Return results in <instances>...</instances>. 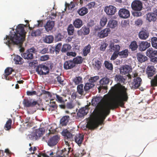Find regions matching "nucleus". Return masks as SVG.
<instances>
[{
  "label": "nucleus",
  "instance_id": "nucleus-37",
  "mask_svg": "<svg viewBox=\"0 0 157 157\" xmlns=\"http://www.w3.org/2000/svg\"><path fill=\"white\" fill-rule=\"evenodd\" d=\"M67 31L68 35L70 36L73 35L75 31V29L74 26L72 24H70L68 25L67 28Z\"/></svg>",
  "mask_w": 157,
  "mask_h": 157
},
{
  "label": "nucleus",
  "instance_id": "nucleus-29",
  "mask_svg": "<svg viewBox=\"0 0 157 157\" xmlns=\"http://www.w3.org/2000/svg\"><path fill=\"white\" fill-rule=\"evenodd\" d=\"M43 41L45 43L50 44L53 42L54 37L53 36H46L43 38Z\"/></svg>",
  "mask_w": 157,
  "mask_h": 157
},
{
  "label": "nucleus",
  "instance_id": "nucleus-34",
  "mask_svg": "<svg viewBox=\"0 0 157 157\" xmlns=\"http://www.w3.org/2000/svg\"><path fill=\"white\" fill-rule=\"evenodd\" d=\"M78 14L81 16H83L88 13V9L85 7H82L78 11Z\"/></svg>",
  "mask_w": 157,
  "mask_h": 157
},
{
  "label": "nucleus",
  "instance_id": "nucleus-13",
  "mask_svg": "<svg viewBox=\"0 0 157 157\" xmlns=\"http://www.w3.org/2000/svg\"><path fill=\"white\" fill-rule=\"evenodd\" d=\"M104 11L108 15H113L115 14L117 11L116 8L115 6L109 5L105 7Z\"/></svg>",
  "mask_w": 157,
  "mask_h": 157
},
{
  "label": "nucleus",
  "instance_id": "nucleus-7",
  "mask_svg": "<svg viewBox=\"0 0 157 157\" xmlns=\"http://www.w3.org/2000/svg\"><path fill=\"white\" fill-rule=\"evenodd\" d=\"M60 137L58 135H55L49 137L47 143L48 145L51 147L56 145L59 141Z\"/></svg>",
  "mask_w": 157,
  "mask_h": 157
},
{
  "label": "nucleus",
  "instance_id": "nucleus-10",
  "mask_svg": "<svg viewBox=\"0 0 157 157\" xmlns=\"http://www.w3.org/2000/svg\"><path fill=\"white\" fill-rule=\"evenodd\" d=\"M111 80L108 78L104 77L102 78L100 81V86L98 88L99 92L101 89L106 90L107 88V85L109 84Z\"/></svg>",
  "mask_w": 157,
  "mask_h": 157
},
{
  "label": "nucleus",
  "instance_id": "nucleus-4",
  "mask_svg": "<svg viewBox=\"0 0 157 157\" xmlns=\"http://www.w3.org/2000/svg\"><path fill=\"white\" fill-rule=\"evenodd\" d=\"M24 106L26 107H33L36 105H39L38 101L32 98H25L23 101Z\"/></svg>",
  "mask_w": 157,
  "mask_h": 157
},
{
  "label": "nucleus",
  "instance_id": "nucleus-47",
  "mask_svg": "<svg viewBox=\"0 0 157 157\" xmlns=\"http://www.w3.org/2000/svg\"><path fill=\"white\" fill-rule=\"evenodd\" d=\"M83 86V85L82 84L79 85L77 86V91L79 94L83 95L84 94Z\"/></svg>",
  "mask_w": 157,
  "mask_h": 157
},
{
  "label": "nucleus",
  "instance_id": "nucleus-50",
  "mask_svg": "<svg viewBox=\"0 0 157 157\" xmlns=\"http://www.w3.org/2000/svg\"><path fill=\"white\" fill-rule=\"evenodd\" d=\"M73 81L75 85H78L82 82V79L80 76L76 77L73 79Z\"/></svg>",
  "mask_w": 157,
  "mask_h": 157
},
{
  "label": "nucleus",
  "instance_id": "nucleus-11",
  "mask_svg": "<svg viewBox=\"0 0 157 157\" xmlns=\"http://www.w3.org/2000/svg\"><path fill=\"white\" fill-rule=\"evenodd\" d=\"M131 7L135 11H140L142 8V3L139 0H135L131 4Z\"/></svg>",
  "mask_w": 157,
  "mask_h": 157
},
{
  "label": "nucleus",
  "instance_id": "nucleus-33",
  "mask_svg": "<svg viewBox=\"0 0 157 157\" xmlns=\"http://www.w3.org/2000/svg\"><path fill=\"white\" fill-rule=\"evenodd\" d=\"M148 33L145 31H141L139 34V37L141 39L145 40L148 37Z\"/></svg>",
  "mask_w": 157,
  "mask_h": 157
},
{
  "label": "nucleus",
  "instance_id": "nucleus-57",
  "mask_svg": "<svg viewBox=\"0 0 157 157\" xmlns=\"http://www.w3.org/2000/svg\"><path fill=\"white\" fill-rule=\"evenodd\" d=\"M99 79V77L98 76H95L93 77H91L90 79H89V81L90 83H92L96 82Z\"/></svg>",
  "mask_w": 157,
  "mask_h": 157
},
{
  "label": "nucleus",
  "instance_id": "nucleus-21",
  "mask_svg": "<svg viewBox=\"0 0 157 157\" xmlns=\"http://www.w3.org/2000/svg\"><path fill=\"white\" fill-rule=\"evenodd\" d=\"M151 44L150 43L147 41H142L139 45V47L141 51H144L149 48Z\"/></svg>",
  "mask_w": 157,
  "mask_h": 157
},
{
  "label": "nucleus",
  "instance_id": "nucleus-54",
  "mask_svg": "<svg viewBox=\"0 0 157 157\" xmlns=\"http://www.w3.org/2000/svg\"><path fill=\"white\" fill-rule=\"evenodd\" d=\"M107 19L105 17H103L100 20V24L102 27H104L106 24Z\"/></svg>",
  "mask_w": 157,
  "mask_h": 157
},
{
  "label": "nucleus",
  "instance_id": "nucleus-8",
  "mask_svg": "<svg viewBox=\"0 0 157 157\" xmlns=\"http://www.w3.org/2000/svg\"><path fill=\"white\" fill-rule=\"evenodd\" d=\"M132 70L131 66L128 65H123L120 68L121 73L122 75H125L128 74V77L130 78H131V76L129 73Z\"/></svg>",
  "mask_w": 157,
  "mask_h": 157
},
{
  "label": "nucleus",
  "instance_id": "nucleus-40",
  "mask_svg": "<svg viewBox=\"0 0 157 157\" xmlns=\"http://www.w3.org/2000/svg\"><path fill=\"white\" fill-rule=\"evenodd\" d=\"M27 137L32 140H36L38 138L35 130L32 132L30 134L28 135Z\"/></svg>",
  "mask_w": 157,
  "mask_h": 157
},
{
  "label": "nucleus",
  "instance_id": "nucleus-16",
  "mask_svg": "<svg viewBox=\"0 0 157 157\" xmlns=\"http://www.w3.org/2000/svg\"><path fill=\"white\" fill-rule=\"evenodd\" d=\"M88 107L87 105L85 107L80 109L77 113V116L79 117H82L87 114L89 111Z\"/></svg>",
  "mask_w": 157,
  "mask_h": 157
},
{
  "label": "nucleus",
  "instance_id": "nucleus-46",
  "mask_svg": "<svg viewBox=\"0 0 157 157\" xmlns=\"http://www.w3.org/2000/svg\"><path fill=\"white\" fill-rule=\"evenodd\" d=\"M91 46L90 44H88L87 46H85L83 49V53L84 56L87 55L90 51Z\"/></svg>",
  "mask_w": 157,
  "mask_h": 157
},
{
  "label": "nucleus",
  "instance_id": "nucleus-5",
  "mask_svg": "<svg viewBox=\"0 0 157 157\" xmlns=\"http://www.w3.org/2000/svg\"><path fill=\"white\" fill-rule=\"evenodd\" d=\"M36 71L38 74L46 75L49 73V69L47 66L43 64L39 65L36 69Z\"/></svg>",
  "mask_w": 157,
  "mask_h": 157
},
{
  "label": "nucleus",
  "instance_id": "nucleus-26",
  "mask_svg": "<svg viewBox=\"0 0 157 157\" xmlns=\"http://www.w3.org/2000/svg\"><path fill=\"white\" fill-rule=\"evenodd\" d=\"M109 47L111 51L114 52H119L121 46L119 44H114L113 43L109 44Z\"/></svg>",
  "mask_w": 157,
  "mask_h": 157
},
{
  "label": "nucleus",
  "instance_id": "nucleus-1",
  "mask_svg": "<svg viewBox=\"0 0 157 157\" xmlns=\"http://www.w3.org/2000/svg\"><path fill=\"white\" fill-rule=\"evenodd\" d=\"M111 90L115 100L111 102L105 101L100 97H97L92 99V104L97 105L94 110V115L98 123L91 122L87 124V127L90 129H94L97 127L98 123H101L109 115L110 110H113L121 106L123 107L125 102L128 99L127 89L120 83L115 85L111 88Z\"/></svg>",
  "mask_w": 157,
  "mask_h": 157
},
{
  "label": "nucleus",
  "instance_id": "nucleus-23",
  "mask_svg": "<svg viewBox=\"0 0 157 157\" xmlns=\"http://www.w3.org/2000/svg\"><path fill=\"white\" fill-rule=\"evenodd\" d=\"M62 135L64 137L65 139L71 140L73 137V135L71 133L69 132L67 129H65L62 132Z\"/></svg>",
  "mask_w": 157,
  "mask_h": 157
},
{
  "label": "nucleus",
  "instance_id": "nucleus-14",
  "mask_svg": "<svg viewBox=\"0 0 157 157\" xmlns=\"http://www.w3.org/2000/svg\"><path fill=\"white\" fill-rule=\"evenodd\" d=\"M141 82L142 79L140 77L135 78L131 84V86L132 88L136 89L140 86Z\"/></svg>",
  "mask_w": 157,
  "mask_h": 157
},
{
  "label": "nucleus",
  "instance_id": "nucleus-17",
  "mask_svg": "<svg viewBox=\"0 0 157 157\" xmlns=\"http://www.w3.org/2000/svg\"><path fill=\"white\" fill-rule=\"evenodd\" d=\"M110 31L109 28L104 29L98 33V36L100 38H105L108 36L110 32Z\"/></svg>",
  "mask_w": 157,
  "mask_h": 157
},
{
  "label": "nucleus",
  "instance_id": "nucleus-60",
  "mask_svg": "<svg viewBox=\"0 0 157 157\" xmlns=\"http://www.w3.org/2000/svg\"><path fill=\"white\" fill-rule=\"evenodd\" d=\"M119 52H114L111 57V60H115L118 57L119 55Z\"/></svg>",
  "mask_w": 157,
  "mask_h": 157
},
{
  "label": "nucleus",
  "instance_id": "nucleus-58",
  "mask_svg": "<svg viewBox=\"0 0 157 157\" xmlns=\"http://www.w3.org/2000/svg\"><path fill=\"white\" fill-rule=\"evenodd\" d=\"M62 46V44L59 43L58 44L55 48V52L56 54L58 53L60 50V49Z\"/></svg>",
  "mask_w": 157,
  "mask_h": 157
},
{
  "label": "nucleus",
  "instance_id": "nucleus-27",
  "mask_svg": "<svg viewBox=\"0 0 157 157\" xmlns=\"http://www.w3.org/2000/svg\"><path fill=\"white\" fill-rule=\"evenodd\" d=\"M137 57L138 61L141 63L144 62L148 59V58L147 57L139 53H137Z\"/></svg>",
  "mask_w": 157,
  "mask_h": 157
},
{
  "label": "nucleus",
  "instance_id": "nucleus-2",
  "mask_svg": "<svg viewBox=\"0 0 157 157\" xmlns=\"http://www.w3.org/2000/svg\"><path fill=\"white\" fill-rule=\"evenodd\" d=\"M25 26L23 24L18 25L16 27V32H10L9 36L6 35L4 39V43L9 47L12 44H19L20 47H21L25 37Z\"/></svg>",
  "mask_w": 157,
  "mask_h": 157
},
{
  "label": "nucleus",
  "instance_id": "nucleus-24",
  "mask_svg": "<svg viewBox=\"0 0 157 157\" xmlns=\"http://www.w3.org/2000/svg\"><path fill=\"white\" fill-rule=\"evenodd\" d=\"M73 25L75 28L79 29L82 26L83 22L82 20L77 18L74 21Z\"/></svg>",
  "mask_w": 157,
  "mask_h": 157
},
{
  "label": "nucleus",
  "instance_id": "nucleus-43",
  "mask_svg": "<svg viewBox=\"0 0 157 157\" xmlns=\"http://www.w3.org/2000/svg\"><path fill=\"white\" fill-rule=\"evenodd\" d=\"M76 5H77L76 2H71L70 4L66 3L65 6L66 8L69 10H71L72 8H74Z\"/></svg>",
  "mask_w": 157,
  "mask_h": 157
},
{
  "label": "nucleus",
  "instance_id": "nucleus-59",
  "mask_svg": "<svg viewBox=\"0 0 157 157\" xmlns=\"http://www.w3.org/2000/svg\"><path fill=\"white\" fill-rule=\"evenodd\" d=\"M66 107L67 109H72L75 107V105L72 102H68L67 103Z\"/></svg>",
  "mask_w": 157,
  "mask_h": 157
},
{
  "label": "nucleus",
  "instance_id": "nucleus-62",
  "mask_svg": "<svg viewBox=\"0 0 157 157\" xmlns=\"http://www.w3.org/2000/svg\"><path fill=\"white\" fill-rule=\"evenodd\" d=\"M40 53L44 54L48 53V47H44L39 52Z\"/></svg>",
  "mask_w": 157,
  "mask_h": 157
},
{
  "label": "nucleus",
  "instance_id": "nucleus-20",
  "mask_svg": "<svg viewBox=\"0 0 157 157\" xmlns=\"http://www.w3.org/2000/svg\"><path fill=\"white\" fill-rule=\"evenodd\" d=\"M63 66L64 68L66 70L71 69L75 66V63L71 60L65 61Z\"/></svg>",
  "mask_w": 157,
  "mask_h": 157
},
{
  "label": "nucleus",
  "instance_id": "nucleus-39",
  "mask_svg": "<svg viewBox=\"0 0 157 157\" xmlns=\"http://www.w3.org/2000/svg\"><path fill=\"white\" fill-rule=\"evenodd\" d=\"M71 46L68 44H66L63 45L61 51L62 52H67L71 50Z\"/></svg>",
  "mask_w": 157,
  "mask_h": 157
},
{
  "label": "nucleus",
  "instance_id": "nucleus-35",
  "mask_svg": "<svg viewBox=\"0 0 157 157\" xmlns=\"http://www.w3.org/2000/svg\"><path fill=\"white\" fill-rule=\"evenodd\" d=\"M119 56L121 58L127 57L128 55V49H126L121 52H119Z\"/></svg>",
  "mask_w": 157,
  "mask_h": 157
},
{
  "label": "nucleus",
  "instance_id": "nucleus-64",
  "mask_svg": "<svg viewBox=\"0 0 157 157\" xmlns=\"http://www.w3.org/2000/svg\"><path fill=\"white\" fill-rule=\"evenodd\" d=\"M49 58V56L48 55H44L41 56L40 58V59L41 61H44L47 60Z\"/></svg>",
  "mask_w": 157,
  "mask_h": 157
},
{
  "label": "nucleus",
  "instance_id": "nucleus-30",
  "mask_svg": "<svg viewBox=\"0 0 157 157\" xmlns=\"http://www.w3.org/2000/svg\"><path fill=\"white\" fill-rule=\"evenodd\" d=\"M70 119L69 116H63L60 120V124L63 126H66Z\"/></svg>",
  "mask_w": 157,
  "mask_h": 157
},
{
  "label": "nucleus",
  "instance_id": "nucleus-61",
  "mask_svg": "<svg viewBox=\"0 0 157 157\" xmlns=\"http://www.w3.org/2000/svg\"><path fill=\"white\" fill-rule=\"evenodd\" d=\"M56 81L60 84L64 85L65 84L63 83L64 80L59 76H58L56 78Z\"/></svg>",
  "mask_w": 157,
  "mask_h": 157
},
{
  "label": "nucleus",
  "instance_id": "nucleus-55",
  "mask_svg": "<svg viewBox=\"0 0 157 157\" xmlns=\"http://www.w3.org/2000/svg\"><path fill=\"white\" fill-rule=\"evenodd\" d=\"M42 92L43 94L45 95L46 97L51 98V100H52V95L50 92L44 90L42 91Z\"/></svg>",
  "mask_w": 157,
  "mask_h": 157
},
{
  "label": "nucleus",
  "instance_id": "nucleus-42",
  "mask_svg": "<svg viewBox=\"0 0 157 157\" xmlns=\"http://www.w3.org/2000/svg\"><path fill=\"white\" fill-rule=\"evenodd\" d=\"M83 59L82 57L78 56L74 58L73 61L75 63V65L76 64H80L83 61Z\"/></svg>",
  "mask_w": 157,
  "mask_h": 157
},
{
  "label": "nucleus",
  "instance_id": "nucleus-38",
  "mask_svg": "<svg viewBox=\"0 0 157 157\" xmlns=\"http://www.w3.org/2000/svg\"><path fill=\"white\" fill-rule=\"evenodd\" d=\"M115 80L120 83H123L125 81L124 77L121 75H116L115 76Z\"/></svg>",
  "mask_w": 157,
  "mask_h": 157
},
{
  "label": "nucleus",
  "instance_id": "nucleus-51",
  "mask_svg": "<svg viewBox=\"0 0 157 157\" xmlns=\"http://www.w3.org/2000/svg\"><path fill=\"white\" fill-rule=\"evenodd\" d=\"M94 86V85L93 83H87L85 84L84 86V90L85 91H87L89 90L93 87Z\"/></svg>",
  "mask_w": 157,
  "mask_h": 157
},
{
  "label": "nucleus",
  "instance_id": "nucleus-6",
  "mask_svg": "<svg viewBox=\"0 0 157 157\" xmlns=\"http://www.w3.org/2000/svg\"><path fill=\"white\" fill-rule=\"evenodd\" d=\"M71 149V147H68V150L64 148L62 150L59 151L56 153V156L55 157H68V154ZM42 156L43 157H49L45 153L42 154Z\"/></svg>",
  "mask_w": 157,
  "mask_h": 157
},
{
  "label": "nucleus",
  "instance_id": "nucleus-41",
  "mask_svg": "<svg viewBox=\"0 0 157 157\" xmlns=\"http://www.w3.org/2000/svg\"><path fill=\"white\" fill-rule=\"evenodd\" d=\"M117 21L114 20H110L109 21L107 26L111 28H114L117 26Z\"/></svg>",
  "mask_w": 157,
  "mask_h": 157
},
{
  "label": "nucleus",
  "instance_id": "nucleus-15",
  "mask_svg": "<svg viewBox=\"0 0 157 157\" xmlns=\"http://www.w3.org/2000/svg\"><path fill=\"white\" fill-rule=\"evenodd\" d=\"M118 14L119 16L124 18H127L129 17L130 12L125 9H121L119 10Z\"/></svg>",
  "mask_w": 157,
  "mask_h": 157
},
{
  "label": "nucleus",
  "instance_id": "nucleus-52",
  "mask_svg": "<svg viewBox=\"0 0 157 157\" xmlns=\"http://www.w3.org/2000/svg\"><path fill=\"white\" fill-rule=\"evenodd\" d=\"M104 64L105 67L108 70H112L113 69V67L112 63L106 61L105 62Z\"/></svg>",
  "mask_w": 157,
  "mask_h": 157
},
{
  "label": "nucleus",
  "instance_id": "nucleus-53",
  "mask_svg": "<svg viewBox=\"0 0 157 157\" xmlns=\"http://www.w3.org/2000/svg\"><path fill=\"white\" fill-rule=\"evenodd\" d=\"M53 95L56 96V100L58 102L62 103H64V100L62 97L57 95L56 94H53Z\"/></svg>",
  "mask_w": 157,
  "mask_h": 157
},
{
  "label": "nucleus",
  "instance_id": "nucleus-19",
  "mask_svg": "<svg viewBox=\"0 0 157 157\" xmlns=\"http://www.w3.org/2000/svg\"><path fill=\"white\" fill-rule=\"evenodd\" d=\"M84 138V135L81 133L76 134L75 137V142L80 146L82 144Z\"/></svg>",
  "mask_w": 157,
  "mask_h": 157
},
{
  "label": "nucleus",
  "instance_id": "nucleus-3",
  "mask_svg": "<svg viewBox=\"0 0 157 157\" xmlns=\"http://www.w3.org/2000/svg\"><path fill=\"white\" fill-rule=\"evenodd\" d=\"M146 55L150 59L151 61L155 63H157V51L153 50L152 48L147 49Z\"/></svg>",
  "mask_w": 157,
  "mask_h": 157
},
{
  "label": "nucleus",
  "instance_id": "nucleus-9",
  "mask_svg": "<svg viewBox=\"0 0 157 157\" xmlns=\"http://www.w3.org/2000/svg\"><path fill=\"white\" fill-rule=\"evenodd\" d=\"M35 52V49L32 47L28 49L26 52L24 53L22 57L25 59H31L33 58V53Z\"/></svg>",
  "mask_w": 157,
  "mask_h": 157
},
{
  "label": "nucleus",
  "instance_id": "nucleus-49",
  "mask_svg": "<svg viewBox=\"0 0 157 157\" xmlns=\"http://www.w3.org/2000/svg\"><path fill=\"white\" fill-rule=\"evenodd\" d=\"M151 44L153 47L157 49V37H153L151 38Z\"/></svg>",
  "mask_w": 157,
  "mask_h": 157
},
{
  "label": "nucleus",
  "instance_id": "nucleus-56",
  "mask_svg": "<svg viewBox=\"0 0 157 157\" xmlns=\"http://www.w3.org/2000/svg\"><path fill=\"white\" fill-rule=\"evenodd\" d=\"M55 40L57 41H61L64 38V36L59 33L55 37Z\"/></svg>",
  "mask_w": 157,
  "mask_h": 157
},
{
  "label": "nucleus",
  "instance_id": "nucleus-63",
  "mask_svg": "<svg viewBox=\"0 0 157 157\" xmlns=\"http://www.w3.org/2000/svg\"><path fill=\"white\" fill-rule=\"evenodd\" d=\"M101 63L100 61L97 60V61L95 62V66L98 70L100 69L101 67Z\"/></svg>",
  "mask_w": 157,
  "mask_h": 157
},
{
  "label": "nucleus",
  "instance_id": "nucleus-12",
  "mask_svg": "<svg viewBox=\"0 0 157 157\" xmlns=\"http://www.w3.org/2000/svg\"><path fill=\"white\" fill-rule=\"evenodd\" d=\"M146 72L148 78L151 79L156 73V69L153 66L148 65L146 69Z\"/></svg>",
  "mask_w": 157,
  "mask_h": 157
},
{
  "label": "nucleus",
  "instance_id": "nucleus-31",
  "mask_svg": "<svg viewBox=\"0 0 157 157\" xmlns=\"http://www.w3.org/2000/svg\"><path fill=\"white\" fill-rule=\"evenodd\" d=\"M13 60L15 63L17 64H21L24 62L23 59L17 55L15 56Z\"/></svg>",
  "mask_w": 157,
  "mask_h": 157
},
{
  "label": "nucleus",
  "instance_id": "nucleus-22",
  "mask_svg": "<svg viewBox=\"0 0 157 157\" xmlns=\"http://www.w3.org/2000/svg\"><path fill=\"white\" fill-rule=\"evenodd\" d=\"M54 25V21H48L44 25L46 30L48 32L51 31L53 29Z\"/></svg>",
  "mask_w": 157,
  "mask_h": 157
},
{
  "label": "nucleus",
  "instance_id": "nucleus-44",
  "mask_svg": "<svg viewBox=\"0 0 157 157\" xmlns=\"http://www.w3.org/2000/svg\"><path fill=\"white\" fill-rule=\"evenodd\" d=\"M138 46L136 42L134 41L132 42L129 45V48L131 49L132 51H134L136 50L138 48Z\"/></svg>",
  "mask_w": 157,
  "mask_h": 157
},
{
  "label": "nucleus",
  "instance_id": "nucleus-45",
  "mask_svg": "<svg viewBox=\"0 0 157 157\" xmlns=\"http://www.w3.org/2000/svg\"><path fill=\"white\" fill-rule=\"evenodd\" d=\"M12 123V120L9 119L6 122L4 127V129L6 130H9L11 128V124Z\"/></svg>",
  "mask_w": 157,
  "mask_h": 157
},
{
  "label": "nucleus",
  "instance_id": "nucleus-28",
  "mask_svg": "<svg viewBox=\"0 0 157 157\" xmlns=\"http://www.w3.org/2000/svg\"><path fill=\"white\" fill-rule=\"evenodd\" d=\"M146 19L149 22L155 21L156 19L155 15L154 13H148L147 15Z\"/></svg>",
  "mask_w": 157,
  "mask_h": 157
},
{
  "label": "nucleus",
  "instance_id": "nucleus-18",
  "mask_svg": "<svg viewBox=\"0 0 157 157\" xmlns=\"http://www.w3.org/2000/svg\"><path fill=\"white\" fill-rule=\"evenodd\" d=\"M90 32V29L85 26H83L80 30L77 31V34L78 36L87 35L89 34Z\"/></svg>",
  "mask_w": 157,
  "mask_h": 157
},
{
  "label": "nucleus",
  "instance_id": "nucleus-36",
  "mask_svg": "<svg viewBox=\"0 0 157 157\" xmlns=\"http://www.w3.org/2000/svg\"><path fill=\"white\" fill-rule=\"evenodd\" d=\"M35 131L38 137H40L44 134L45 129L43 128H40L38 129H36Z\"/></svg>",
  "mask_w": 157,
  "mask_h": 157
},
{
  "label": "nucleus",
  "instance_id": "nucleus-48",
  "mask_svg": "<svg viewBox=\"0 0 157 157\" xmlns=\"http://www.w3.org/2000/svg\"><path fill=\"white\" fill-rule=\"evenodd\" d=\"M151 86L152 87L157 86V74L154 76L151 81Z\"/></svg>",
  "mask_w": 157,
  "mask_h": 157
},
{
  "label": "nucleus",
  "instance_id": "nucleus-32",
  "mask_svg": "<svg viewBox=\"0 0 157 157\" xmlns=\"http://www.w3.org/2000/svg\"><path fill=\"white\" fill-rule=\"evenodd\" d=\"M42 30L43 29H38L36 30H33L31 33V35L33 37L40 36L42 33Z\"/></svg>",
  "mask_w": 157,
  "mask_h": 157
},
{
  "label": "nucleus",
  "instance_id": "nucleus-25",
  "mask_svg": "<svg viewBox=\"0 0 157 157\" xmlns=\"http://www.w3.org/2000/svg\"><path fill=\"white\" fill-rule=\"evenodd\" d=\"M13 71V70L11 67H7L5 69L4 75L6 79L11 80L12 78L8 77V76L12 73Z\"/></svg>",
  "mask_w": 157,
  "mask_h": 157
}]
</instances>
